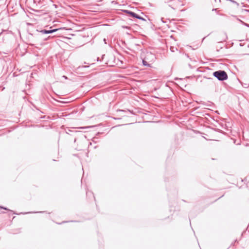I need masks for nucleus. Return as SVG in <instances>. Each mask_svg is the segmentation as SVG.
Here are the masks:
<instances>
[{
  "instance_id": "f257e3e1",
  "label": "nucleus",
  "mask_w": 249,
  "mask_h": 249,
  "mask_svg": "<svg viewBox=\"0 0 249 249\" xmlns=\"http://www.w3.org/2000/svg\"><path fill=\"white\" fill-rule=\"evenodd\" d=\"M213 75L220 81H224L228 79V75L224 71H218L213 72Z\"/></svg>"
},
{
  "instance_id": "f03ea898",
  "label": "nucleus",
  "mask_w": 249,
  "mask_h": 249,
  "mask_svg": "<svg viewBox=\"0 0 249 249\" xmlns=\"http://www.w3.org/2000/svg\"><path fill=\"white\" fill-rule=\"evenodd\" d=\"M144 58H145L148 62H153L156 59L155 54L151 52H146Z\"/></svg>"
},
{
  "instance_id": "7ed1b4c3",
  "label": "nucleus",
  "mask_w": 249,
  "mask_h": 249,
  "mask_svg": "<svg viewBox=\"0 0 249 249\" xmlns=\"http://www.w3.org/2000/svg\"><path fill=\"white\" fill-rule=\"evenodd\" d=\"M58 30H59L58 29H53V30H42L40 31V33L42 34H51V33H54V32L58 31Z\"/></svg>"
},
{
  "instance_id": "20e7f679",
  "label": "nucleus",
  "mask_w": 249,
  "mask_h": 249,
  "mask_svg": "<svg viewBox=\"0 0 249 249\" xmlns=\"http://www.w3.org/2000/svg\"><path fill=\"white\" fill-rule=\"evenodd\" d=\"M125 12L126 13H127L128 14H129V16H130L133 18H137V17H138V15H137V14H136L134 12H131V11H130L128 10H125Z\"/></svg>"
},
{
  "instance_id": "39448f33",
  "label": "nucleus",
  "mask_w": 249,
  "mask_h": 249,
  "mask_svg": "<svg viewBox=\"0 0 249 249\" xmlns=\"http://www.w3.org/2000/svg\"><path fill=\"white\" fill-rule=\"evenodd\" d=\"M142 64L145 66H150V64L148 63V61L144 58L142 59Z\"/></svg>"
},
{
  "instance_id": "423d86ee",
  "label": "nucleus",
  "mask_w": 249,
  "mask_h": 249,
  "mask_svg": "<svg viewBox=\"0 0 249 249\" xmlns=\"http://www.w3.org/2000/svg\"><path fill=\"white\" fill-rule=\"evenodd\" d=\"M170 50L172 52H175V50H177V48H175L174 47H171L170 48Z\"/></svg>"
},
{
  "instance_id": "0eeeda50",
  "label": "nucleus",
  "mask_w": 249,
  "mask_h": 249,
  "mask_svg": "<svg viewBox=\"0 0 249 249\" xmlns=\"http://www.w3.org/2000/svg\"><path fill=\"white\" fill-rule=\"evenodd\" d=\"M137 18L141 19V20H143V21H145L146 20L144 18H143L142 17H140L139 15H138V17H137Z\"/></svg>"
},
{
  "instance_id": "6e6552de",
  "label": "nucleus",
  "mask_w": 249,
  "mask_h": 249,
  "mask_svg": "<svg viewBox=\"0 0 249 249\" xmlns=\"http://www.w3.org/2000/svg\"><path fill=\"white\" fill-rule=\"evenodd\" d=\"M229 1H231V2L234 3L238 5L237 2H236L235 1H234V0H229Z\"/></svg>"
},
{
  "instance_id": "1a4fd4ad",
  "label": "nucleus",
  "mask_w": 249,
  "mask_h": 249,
  "mask_svg": "<svg viewBox=\"0 0 249 249\" xmlns=\"http://www.w3.org/2000/svg\"><path fill=\"white\" fill-rule=\"evenodd\" d=\"M104 41L105 44H107V40H106V39L104 38Z\"/></svg>"
},
{
  "instance_id": "9d476101",
  "label": "nucleus",
  "mask_w": 249,
  "mask_h": 249,
  "mask_svg": "<svg viewBox=\"0 0 249 249\" xmlns=\"http://www.w3.org/2000/svg\"><path fill=\"white\" fill-rule=\"evenodd\" d=\"M118 111L123 112H125L124 110H118Z\"/></svg>"
},
{
  "instance_id": "9b49d317",
  "label": "nucleus",
  "mask_w": 249,
  "mask_h": 249,
  "mask_svg": "<svg viewBox=\"0 0 249 249\" xmlns=\"http://www.w3.org/2000/svg\"><path fill=\"white\" fill-rule=\"evenodd\" d=\"M0 208H1V209H4V210H8L7 208H4V207H0Z\"/></svg>"
},
{
  "instance_id": "f8f14e48",
  "label": "nucleus",
  "mask_w": 249,
  "mask_h": 249,
  "mask_svg": "<svg viewBox=\"0 0 249 249\" xmlns=\"http://www.w3.org/2000/svg\"><path fill=\"white\" fill-rule=\"evenodd\" d=\"M63 77L65 78V79H67V77L65 76H63Z\"/></svg>"
},
{
  "instance_id": "ddd939ff",
  "label": "nucleus",
  "mask_w": 249,
  "mask_h": 249,
  "mask_svg": "<svg viewBox=\"0 0 249 249\" xmlns=\"http://www.w3.org/2000/svg\"><path fill=\"white\" fill-rule=\"evenodd\" d=\"M216 10V9H213V10Z\"/></svg>"
}]
</instances>
